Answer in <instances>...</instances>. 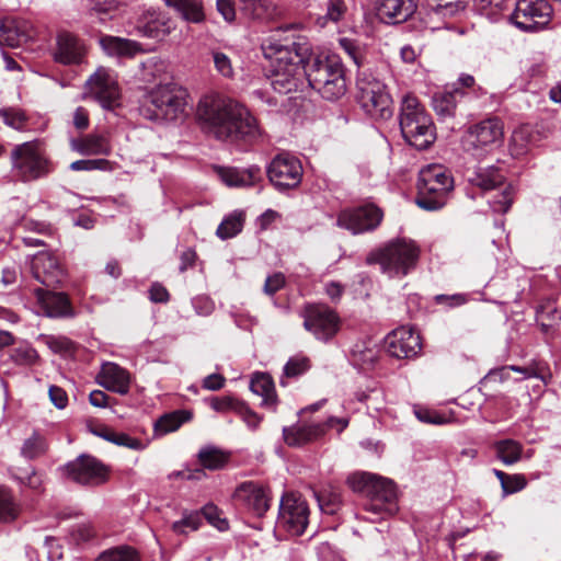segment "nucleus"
<instances>
[{
	"label": "nucleus",
	"instance_id": "nucleus-1",
	"mask_svg": "<svg viewBox=\"0 0 561 561\" xmlns=\"http://www.w3.org/2000/svg\"><path fill=\"white\" fill-rule=\"evenodd\" d=\"M197 119L205 133L229 142H252L261 136L256 118L240 102L222 94H207L197 105Z\"/></svg>",
	"mask_w": 561,
	"mask_h": 561
},
{
	"label": "nucleus",
	"instance_id": "nucleus-2",
	"mask_svg": "<svg viewBox=\"0 0 561 561\" xmlns=\"http://www.w3.org/2000/svg\"><path fill=\"white\" fill-rule=\"evenodd\" d=\"M304 75L308 84L325 100L335 101L346 93L345 68L337 54H311L304 65Z\"/></svg>",
	"mask_w": 561,
	"mask_h": 561
},
{
	"label": "nucleus",
	"instance_id": "nucleus-3",
	"mask_svg": "<svg viewBox=\"0 0 561 561\" xmlns=\"http://www.w3.org/2000/svg\"><path fill=\"white\" fill-rule=\"evenodd\" d=\"M347 484L355 491L367 497L363 504L369 514L365 518L373 523L391 516L398 511L397 492L391 480L374 473H354L347 478Z\"/></svg>",
	"mask_w": 561,
	"mask_h": 561
},
{
	"label": "nucleus",
	"instance_id": "nucleus-4",
	"mask_svg": "<svg viewBox=\"0 0 561 561\" xmlns=\"http://www.w3.org/2000/svg\"><path fill=\"white\" fill-rule=\"evenodd\" d=\"M399 123L405 141L419 150L427 149L436 139L431 115L412 94L402 98Z\"/></svg>",
	"mask_w": 561,
	"mask_h": 561
},
{
	"label": "nucleus",
	"instance_id": "nucleus-5",
	"mask_svg": "<svg viewBox=\"0 0 561 561\" xmlns=\"http://www.w3.org/2000/svg\"><path fill=\"white\" fill-rule=\"evenodd\" d=\"M421 249L415 241L397 238L374 253V260L389 277H403L416 267Z\"/></svg>",
	"mask_w": 561,
	"mask_h": 561
},
{
	"label": "nucleus",
	"instance_id": "nucleus-6",
	"mask_svg": "<svg viewBox=\"0 0 561 561\" xmlns=\"http://www.w3.org/2000/svg\"><path fill=\"white\" fill-rule=\"evenodd\" d=\"M453 188L450 172L442 164H428L419 174L416 204L430 211L440 209Z\"/></svg>",
	"mask_w": 561,
	"mask_h": 561
},
{
	"label": "nucleus",
	"instance_id": "nucleus-7",
	"mask_svg": "<svg viewBox=\"0 0 561 561\" xmlns=\"http://www.w3.org/2000/svg\"><path fill=\"white\" fill-rule=\"evenodd\" d=\"M356 100L360 108L376 121L393 115V101L383 82L371 73L359 71L356 80Z\"/></svg>",
	"mask_w": 561,
	"mask_h": 561
},
{
	"label": "nucleus",
	"instance_id": "nucleus-8",
	"mask_svg": "<svg viewBox=\"0 0 561 561\" xmlns=\"http://www.w3.org/2000/svg\"><path fill=\"white\" fill-rule=\"evenodd\" d=\"M185 105L184 91L176 84H159L146 95L142 114L153 121H176L184 115Z\"/></svg>",
	"mask_w": 561,
	"mask_h": 561
},
{
	"label": "nucleus",
	"instance_id": "nucleus-9",
	"mask_svg": "<svg viewBox=\"0 0 561 561\" xmlns=\"http://www.w3.org/2000/svg\"><path fill=\"white\" fill-rule=\"evenodd\" d=\"M10 158L12 174L22 182L35 181L50 172V162L38 140L16 145Z\"/></svg>",
	"mask_w": 561,
	"mask_h": 561
},
{
	"label": "nucleus",
	"instance_id": "nucleus-10",
	"mask_svg": "<svg viewBox=\"0 0 561 561\" xmlns=\"http://www.w3.org/2000/svg\"><path fill=\"white\" fill-rule=\"evenodd\" d=\"M264 56L273 69L296 68L306 64L311 56V46L305 39L282 43L267 41L262 45Z\"/></svg>",
	"mask_w": 561,
	"mask_h": 561
},
{
	"label": "nucleus",
	"instance_id": "nucleus-11",
	"mask_svg": "<svg viewBox=\"0 0 561 561\" xmlns=\"http://www.w3.org/2000/svg\"><path fill=\"white\" fill-rule=\"evenodd\" d=\"M307 501L297 493H286L279 504L277 526L289 536H301L309 524Z\"/></svg>",
	"mask_w": 561,
	"mask_h": 561
},
{
	"label": "nucleus",
	"instance_id": "nucleus-12",
	"mask_svg": "<svg viewBox=\"0 0 561 561\" xmlns=\"http://www.w3.org/2000/svg\"><path fill=\"white\" fill-rule=\"evenodd\" d=\"M469 181L483 193L500 191L502 201L492 203L494 213L504 214L511 208L514 198L513 186L505 181L504 174L497 168H478Z\"/></svg>",
	"mask_w": 561,
	"mask_h": 561
},
{
	"label": "nucleus",
	"instance_id": "nucleus-13",
	"mask_svg": "<svg viewBox=\"0 0 561 561\" xmlns=\"http://www.w3.org/2000/svg\"><path fill=\"white\" fill-rule=\"evenodd\" d=\"M271 184L279 192L297 187L302 179V165L298 158L282 152L273 158L266 169Z\"/></svg>",
	"mask_w": 561,
	"mask_h": 561
},
{
	"label": "nucleus",
	"instance_id": "nucleus-14",
	"mask_svg": "<svg viewBox=\"0 0 561 561\" xmlns=\"http://www.w3.org/2000/svg\"><path fill=\"white\" fill-rule=\"evenodd\" d=\"M551 14L552 8L546 0H519L511 21L524 32H537L549 24Z\"/></svg>",
	"mask_w": 561,
	"mask_h": 561
},
{
	"label": "nucleus",
	"instance_id": "nucleus-15",
	"mask_svg": "<svg viewBox=\"0 0 561 561\" xmlns=\"http://www.w3.org/2000/svg\"><path fill=\"white\" fill-rule=\"evenodd\" d=\"M304 327L320 341H329L340 330L337 313L325 305H308L304 313Z\"/></svg>",
	"mask_w": 561,
	"mask_h": 561
},
{
	"label": "nucleus",
	"instance_id": "nucleus-16",
	"mask_svg": "<svg viewBox=\"0 0 561 561\" xmlns=\"http://www.w3.org/2000/svg\"><path fill=\"white\" fill-rule=\"evenodd\" d=\"M176 28V22L154 8H145L135 20V31L142 37L163 42Z\"/></svg>",
	"mask_w": 561,
	"mask_h": 561
},
{
	"label": "nucleus",
	"instance_id": "nucleus-17",
	"mask_svg": "<svg viewBox=\"0 0 561 561\" xmlns=\"http://www.w3.org/2000/svg\"><path fill=\"white\" fill-rule=\"evenodd\" d=\"M89 92L106 110L119 105L121 91L117 77L113 70L100 67L87 81Z\"/></svg>",
	"mask_w": 561,
	"mask_h": 561
},
{
	"label": "nucleus",
	"instance_id": "nucleus-18",
	"mask_svg": "<svg viewBox=\"0 0 561 561\" xmlns=\"http://www.w3.org/2000/svg\"><path fill=\"white\" fill-rule=\"evenodd\" d=\"M382 220V211L373 204L342 210L336 220L341 228L352 233H364L376 229Z\"/></svg>",
	"mask_w": 561,
	"mask_h": 561
},
{
	"label": "nucleus",
	"instance_id": "nucleus-19",
	"mask_svg": "<svg viewBox=\"0 0 561 561\" xmlns=\"http://www.w3.org/2000/svg\"><path fill=\"white\" fill-rule=\"evenodd\" d=\"M503 137V123L497 117H490L471 126L463 136L462 145L465 150L474 151L493 145H500Z\"/></svg>",
	"mask_w": 561,
	"mask_h": 561
},
{
	"label": "nucleus",
	"instance_id": "nucleus-20",
	"mask_svg": "<svg viewBox=\"0 0 561 561\" xmlns=\"http://www.w3.org/2000/svg\"><path fill=\"white\" fill-rule=\"evenodd\" d=\"M65 474L82 485H99L107 480L108 471L96 458L81 455L65 466Z\"/></svg>",
	"mask_w": 561,
	"mask_h": 561
},
{
	"label": "nucleus",
	"instance_id": "nucleus-21",
	"mask_svg": "<svg viewBox=\"0 0 561 561\" xmlns=\"http://www.w3.org/2000/svg\"><path fill=\"white\" fill-rule=\"evenodd\" d=\"M232 497L238 505L257 517H262L271 505L270 490L253 481H245L239 484Z\"/></svg>",
	"mask_w": 561,
	"mask_h": 561
},
{
	"label": "nucleus",
	"instance_id": "nucleus-22",
	"mask_svg": "<svg viewBox=\"0 0 561 561\" xmlns=\"http://www.w3.org/2000/svg\"><path fill=\"white\" fill-rule=\"evenodd\" d=\"M387 350L396 358H413L422 350L421 336L412 328L400 327L387 336Z\"/></svg>",
	"mask_w": 561,
	"mask_h": 561
},
{
	"label": "nucleus",
	"instance_id": "nucleus-23",
	"mask_svg": "<svg viewBox=\"0 0 561 561\" xmlns=\"http://www.w3.org/2000/svg\"><path fill=\"white\" fill-rule=\"evenodd\" d=\"M33 276L43 285L54 287L61 283L65 270L59 259L51 252L42 251L32 260Z\"/></svg>",
	"mask_w": 561,
	"mask_h": 561
},
{
	"label": "nucleus",
	"instance_id": "nucleus-24",
	"mask_svg": "<svg viewBox=\"0 0 561 561\" xmlns=\"http://www.w3.org/2000/svg\"><path fill=\"white\" fill-rule=\"evenodd\" d=\"M34 296L41 312H43V314L46 317L73 318L76 316L70 299L65 293H56L45 290L43 288H35Z\"/></svg>",
	"mask_w": 561,
	"mask_h": 561
},
{
	"label": "nucleus",
	"instance_id": "nucleus-25",
	"mask_svg": "<svg viewBox=\"0 0 561 561\" xmlns=\"http://www.w3.org/2000/svg\"><path fill=\"white\" fill-rule=\"evenodd\" d=\"M85 55L84 43L73 33L60 31L56 38L55 60L62 65L80 64Z\"/></svg>",
	"mask_w": 561,
	"mask_h": 561
},
{
	"label": "nucleus",
	"instance_id": "nucleus-26",
	"mask_svg": "<svg viewBox=\"0 0 561 561\" xmlns=\"http://www.w3.org/2000/svg\"><path fill=\"white\" fill-rule=\"evenodd\" d=\"M34 36L33 25L30 21L19 18H4L0 20V44L18 47Z\"/></svg>",
	"mask_w": 561,
	"mask_h": 561
},
{
	"label": "nucleus",
	"instance_id": "nucleus-27",
	"mask_svg": "<svg viewBox=\"0 0 561 561\" xmlns=\"http://www.w3.org/2000/svg\"><path fill=\"white\" fill-rule=\"evenodd\" d=\"M98 383L108 391L127 394L130 388V374L115 363H104L96 376Z\"/></svg>",
	"mask_w": 561,
	"mask_h": 561
},
{
	"label": "nucleus",
	"instance_id": "nucleus-28",
	"mask_svg": "<svg viewBox=\"0 0 561 561\" xmlns=\"http://www.w3.org/2000/svg\"><path fill=\"white\" fill-rule=\"evenodd\" d=\"M325 435V425L319 423H297L283 428V438L289 447H300L316 442Z\"/></svg>",
	"mask_w": 561,
	"mask_h": 561
},
{
	"label": "nucleus",
	"instance_id": "nucleus-29",
	"mask_svg": "<svg viewBox=\"0 0 561 561\" xmlns=\"http://www.w3.org/2000/svg\"><path fill=\"white\" fill-rule=\"evenodd\" d=\"M419 0H377L379 16L392 24L408 21L416 11Z\"/></svg>",
	"mask_w": 561,
	"mask_h": 561
},
{
	"label": "nucleus",
	"instance_id": "nucleus-30",
	"mask_svg": "<svg viewBox=\"0 0 561 561\" xmlns=\"http://www.w3.org/2000/svg\"><path fill=\"white\" fill-rule=\"evenodd\" d=\"M467 96V92L457 85H446L444 90L433 94L432 105L440 118L456 115L457 105Z\"/></svg>",
	"mask_w": 561,
	"mask_h": 561
},
{
	"label": "nucleus",
	"instance_id": "nucleus-31",
	"mask_svg": "<svg viewBox=\"0 0 561 561\" xmlns=\"http://www.w3.org/2000/svg\"><path fill=\"white\" fill-rule=\"evenodd\" d=\"M73 151L82 156H108L112 152V145L108 136L89 134L70 141Z\"/></svg>",
	"mask_w": 561,
	"mask_h": 561
},
{
	"label": "nucleus",
	"instance_id": "nucleus-32",
	"mask_svg": "<svg viewBox=\"0 0 561 561\" xmlns=\"http://www.w3.org/2000/svg\"><path fill=\"white\" fill-rule=\"evenodd\" d=\"M241 13L253 21L268 22L280 14L278 7L271 0H239Z\"/></svg>",
	"mask_w": 561,
	"mask_h": 561
},
{
	"label": "nucleus",
	"instance_id": "nucleus-33",
	"mask_svg": "<svg viewBox=\"0 0 561 561\" xmlns=\"http://www.w3.org/2000/svg\"><path fill=\"white\" fill-rule=\"evenodd\" d=\"M100 45L110 56L131 58L144 51L140 43L112 35L102 36L100 38Z\"/></svg>",
	"mask_w": 561,
	"mask_h": 561
},
{
	"label": "nucleus",
	"instance_id": "nucleus-34",
	"mask_svg": "<svg viewBox=\"0 0 561 561\" xmlns=\"http://www.w3.org/2000/svg\"><path fill=\"white\" fill-rule=\"evenodd\" d=\"M164 4L187 23L201 24L206 21L203 0H164Z\"/></svg>",
	"mask_w": 561,
	"mask_h": 561
},
{
	"label": "nucleus",
	"instance_id": "nucleus-35",
	"mask_svg": "<svg viewBox=\"0 0 561 561\" xmlns=\"http://www.w3.org/2000/svg\"><path fill=\"white\" fill-rule=\"evenodd\" d=\"M218 175L228 186H252L261 180V170L256 165L240 170L237 168H220Z\"/></svg>",
	"mask_w": 561,
	"mask_h": 561
},
{
	"label": "nucleus",
	"instance_id": "nucleus-36",
	"mask_svg": "<svg viewBox=\"0 0 561 561\" xmlns=\"http://www.w3.org/2000/svg\"><path fill=\"white\" fill-rule=\"evenodd\" d=\"M302 71L301 67L273 69L271 84L280 94L297 91L301 85Z\"/></svg>",
	"mask_w": 561,
	"mask_h": 561
},
{
	"label": "nucleus",
	"instance_id": "nucleus-37",
	"mask_svg": "<svg viewBox=\"0 0 561 561\" xmlns=\"http://www.w3.org/2000/svg\"><path fill=\"white\" fill-rule=\"evenodd\" d=\"M250 389L253 393L262 397V407L275 410L277 396L274 381L268 374L256 373L251 378Z\"/></svg>",
	"mask_w": 561,
	"mask_h": 561
},
{
	"label": "nucleus",
	"instance_id": "nucleus-38",
	"mask_svg": "<svg viewBox=\"0 0 561 561\" xmlns=\"http://www.w3.org/2000/svg\"><path fill=\"white\" fill-rule=\"evenodd\" d=\"M230 454L216 446H205L199 449L197 459L199 465L208 470H220L229 461Z\"/></svg>",
	"mask_w": 561,
	"mask_h": 561
},
{
	"label": "nucleus",
	"instance_id": "nucleus-39",
	"mask_svg": "<svg viewBox=\"0 0 561 561\" xmlns=\"http://www.w3.org/2000/svg\"><path fill=\"white\" fill-rule=\"evenodd\" d=\"M48 449L49 444L46 437L42 433L34 431L30 437L23 440L20 454L27 460H35L45 456Z\"/></svg>",
	"mask_w": 561,
	"mask_h": 561
},
{
	"label": "nucleus",
	"instance_id": "nucleus-40",
	"mask_svg": "<svg viewBox=\"0 0 561 561\" xmlns=\"http://www.w3.org/2000/svg\"><path fill=\"white\" fill-rule=\"evenodd\" d=\"M192 419L187 410H178L162 415L154 424V430L160 435L176 431L183 423Z\"/></svg>",
	"mask_w": 561,
	"mask_h": 561
},
{
	"label": "nucleus",
	"instance_id": "nucleus-41",
	"mask_svg": "<svg viewBox=\"0 0 561 561\" xmlns=\"http://www.w3.org/2000/svg\"><path fill=\"white\" fill-rule=\"evenodd\" d=\"M21 513V506L16 502L12 491L0 486V523L14 522Z\"/></svg>",
	"mask_w": 561,
	"mask_h": 561
},
{
	"label": "nucleus",
	"instance_id": "nucleus-42",
	"mask_svg": "<svg viewBox=\"0 0 561 561\" xmlns=\"http://www.w3.org/2000/svg\"><path fill=\"white\" fill-rule=\"evenodd\" d=\"M497 458L506 466L516 463L523 453L520 443L514 439H503L494 444Z\"/></svg>",
	"mask_w": 561,
	"mask_h": 561
},
{
	"label": "nucleus",
	"instance_id": "nucleus-43",
	"mask_svg": "<svg viewBox=\"0 0 561 561\" xmlns=\"http://www.w3.org/2000/svg\"><path fill=\"white\" fill-rule=\"evenodd\" d=\"M352 0H328L325 14L319 18L318 22L324 26L328 22L337 23L342 21L348 12Z\"/></svg>",
	"mask_w": 561,
	"mask_h": 561
},
{
	"label": "nucleus",
	"instance_id": "nucleus-44",
	"mask_svg": "<svg viewBox=\"0 0 561 561\" xmlns=\"http://www.w3.org/2000/svg\"><path fill=\"white\" fill-rule=\"evenodd\" d=\"M316 496L320 508L328 514H333L342 502L340 491L333 486L322 489Z\"/></svg>",
	"mask_w": 561,
	"mask_h": 561
},
{
	"label": "nucleus",
	"instance_id": "nucleus-45",
	"mask_svg": "<svg viewBox=\"0 0 561 561\" xmlns=\"http://www.w3.org/2000/svg\"><path fill=\"white\" fill-rule=\"evenodd\" d=\"M243 226V217L241 214H232L225 218L218 226L216 234L222 239H229L237 236Z\"/></svg>",
	"mask_w": 561,
	"mask_h": 561
},
{
	"label": "nucleus",
	"instance_id": "nucleus-46",
	"mask_svg": "<svg viewBox=\"0 0 561 561\" xmlns=\"http://www.w3.org/2000/svg\"><path fill=\"white\" fill-rule=\"evenodd\" d=\"M118 7L117 0H94L90 9V15L98 18L101 23H104L114 18Z\"/></svg>",
	"mask_w": 561,
	"mask_h": 561
},
{
	"label": "nucleus",
	"instance_id": "nucleus-47",
	"mask_svg": "<svg viewBox=\"0 0 561 561\" xmlns=\"http://www.w3.org/2000/svg\"><path fill=\"white\" fill-rule=\"evenodd\" d=\"M96 561H140V558L135 549L122 546L104 551Z\"/></svg>",
	"mask_w": 561,
	"mask_h": 561
},
{
	"label": "nucleus",
	"instance_id": "nucleus-48",
	"mask_svg": "<svg viewBox=\"0 0 561 561\" xmlns=\"http://www.w3.org/2000/svg\"><path fill=\"white\" fill-rule=\"evenodd\" d=\"M207 401L209 407L218 413L233 412L236 414H238L239 408L243 403V401L230 396L211 397Z\"/></svg>",
	"mask_w": 561,
	"mask_h": 561
},
{
	"label": "nucleus",
	"instance_id": "nucleus-49",
	"mask_svg": "<svg viewBox=\"0 0 561 561\" xmlns=\"http://www.w3.org/2000/svg\"><path fill=\"white\" fill-rule=\"evenodd\" d=\"M0 117L3 118L5 125L16 130H23L27 123L25 113L19 108H2L0 110Z\"/></svg>",
	"mask_w": 561,
	"mask_h": 561
},
{
	"label": "nucleus",
	"instance_id": "nucleus-50",
	"mask_svg": "<svg viewBox=\"0 0 561 561\" xmlns=\"http://www.w3.org/2000/svg\"><path fill=\"white\" fill-rule=\"evenodd\" d=\"M211 58L215 69L220 76L227 79H232L234 77L232 60L227 54L220 50H213Z\"/></svg>",
	"mask_w": 561,
	"mask_h": 561
},
{
	"label": "nucleus",
	"instance_id": "nucleus-51",
	"mask_svg": "<svg viewBox=\"0 0 561 561\" xmlns=\"http://www.w3.org/2000/svg\"><path fill=\"white\" fill-rule=\"evenodd\" d=\"M310 368V360L306 356L297 355L286 363L284 367V376L291 378L298 377Z\"/></svg>",
	"mask_w": 561,
	"mask_h": 561
},
{
	"label": "nucleus",
	"instance_id": "nucleus-52",
	"mask_svg": "<svg viewBox=\"0 0 561 561\" xmlns=\"http://www.w3.org/2000/svg\"><path fill=\"white\" fill-rule=\"evenodd\" d=\"M37 352L30 345H21L12 351L11 358L19 365H32L37 360Z\"/></svg>",
	"mask_w": 561,
	"mask_h": 561
},
{
	"label": "nucleus",
	"instance_id": "nucleus-53",
	"mask_svg": "<svg viewBox=\"0 0 561 561\" xmlns=\"http://www.w3.org/2000/svg\"><path fill=\"white\" fill-rule=\"evenodd\" d=\"M47 345L54 353L61 355H70L76 350L75 343L66 336H48Z\"/></svg>",
	"mask_w": 561,
	"mask_h": 561
},
{
	"label": "nucleus",
	"instance_id": "nucleus-54",
	"mask_svg": "<svg viewBox=\"0 0 561 561\" xmlns=\"http://www.w3.org/2000/svg\"><path fill=\"white\" fill-rule=\"evenodd\" d=\"M202 524V518L197 512L185 515L181 520L172 524V530L176 534H185V528L197 530Z\"/></svg>",
	"mask_w": 561,
	"mask_h": 561
},
{
	"label": "nucleus",
	"instance_id": "nucleus-55",
	"mask_svg": "<svg viewBox=\"0 0 561 561\" xmlns=\"http://www.w3.org/2000/svg\"><path fill=\"white\" fill-rule=\"evenodd\" d=\"M202 513L205 518L219 530L224 531L228 529V522L227 519L220 517L217 506L207 504L203 507Z\"/></svg>",
	"mask_w": 561,
	"mask_h": 561
},
{
	"label": "nucleus",
	"instance_id": "nucleus-56",
	"mask_svg": "<svg viewBox=\"0 0 561 561\" xmlns=\"http://www.w3.org/2000/svg\"><path fill=\"white\" fill-rule=\"evenodd\" d=\"M247 425L250 430L254 431L256 430L263 417L260 416L256 412L251 410L249 405L243 401L241 404V408H239L238 414H237Z\"/></svg>",
	"mask_w": 561,
	"mask_h": 561
},
{
	"label": "nucleus",
	"instance_id": "nucleus-57",
	"mask_svg": "<svg viewBox=\"0 0 561 561\" xmlns=\"http://www.w3.org/2000/svg\"><path fill=\"white\" fill-rule=\"evenodd\" d=\"M286 279L283 273H274L265 279L263 291L267 296L275 295L285 286Z\"/></svg>",
	"mask_w": 561,
	"mask_h": 561
},
{
	"label": "nucleus",
	"instance_id": "nucleus-58",
	"mask_svg": "<svg viewBox=\"0 0 561 561\" xmlns=\"http://www.w3.org/2000/svg\"><path fill=\"white\" fill-rule=\"evenodd\" d=\"M112 443L134 450H142L146 447V445L140 439L134 438L125 433L117 432H114Z\"/></svg>",
	"mask_w": 561,
	"mask_h": 561
},
{
	"label": "nucleus",
	"instance_id": "nucleus-59",
	"mask_svg": "<svg viewBox=\"0 0 561 561\" xmlns=\"http://www.w3.org/2000/svg\"><path fill=\"white\" fill-rule=\"evenodd\" d=\"M527 130L524 128L516 129L511 138V151L515 156H519L527 150Z\"/></svg>",
	"mask_w": 561,
	"mask_h": 561
},
{
	"label": "nucleus",
	"instance_id": "nucleus-60",
	"mask_svg": "<svg viewBox=\"0 0 561 561\" xmlns=\"http://www.w3.org/2000/svg\"><path fill=\"white\" fill-rule=\"evenodd\" d=\"M415 416L423 423L428 424H443L446 422L445 417L438 412L425 408H419L415 410Z\"/></svg>",
	"mask_w": 561,
	"mask_h": 561
},
{
	"label": "nucleus",
	"instance_id": "nucleus-61",
	"mask_svg": "<svg viewBox=\"0 0 561 561\" xmlns=\"http://www.w3.org/2000/svg\"><path fill=\"white\" fill-rule=\"evenodd\" d=\"M216 9L226 22L231 23L236 20V7L233 0H217Z\"/></svg>",
	"mask_w": 561,
	"mask_h": 561
},
{
	"label": "nucleus",
	"instance_id": "nucleus-62",
	"mask_svg": "<svg viewBox=\"0 0 561 561\" xmlns=\"http://www.w3.org/2000/svg\"><path fill=\"white\" fill-rule=\"evenodd\" d=\"M527 482L524 476L522 474H512L508 480L503 481L502 489L504 493H515L522 491L526 486Z\"/></svg>",
	"mask_w": 561,
	"mask_h": 561
},
{
	"label": "nucleus",
	"instance_id": "nucleus-63",
	"mask_svg": "<svg viewBox=\"0 0 561 561\" xmlns=\"http://www.w3.org/2000/svg\"><path fill=\"white\" fill-rule=\"evenodd\" d=\"M48 396L51 403L57 409H65L68 404V396L66 391L58 386H50L48 390Z\"/></svg>",
	"mask_w": 561,
	"mask_h": 561
},
{
	"label": "nucleus",
	"instance_id": "nucleus-64",
	"mask_svg": "<svg viewBox=\"0 0 561 561\" xmlns=\"http://www.w3.org/2000/svg\"><path fill=\"white\" fill-rule=\"evenodd\" d=\"M340 45L343 50L350 56L354 64L359 68L363 65L360 51L357 46L354 45L350 39L342 38Z\"/></svg>",
	"mask_w": 561,
	"mask_h": 561
}]
</instances>
